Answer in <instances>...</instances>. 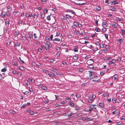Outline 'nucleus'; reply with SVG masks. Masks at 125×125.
<instances>
[{"label": "nucleus", "instance_id": "30", "mask_svg": "<svg viewBox=\"0 0 125 125\" xmlns=\"http://www.w3.org/2000/svg\"><path fill=\"white\" fill-rule=\"evenodd\" d=\"M104 36H105V37L106 38V39L107 40H108V34H104Z\"/></svg>", "mask_w": 125, "mask_h": 125}, {"label": "nucleus", "instance_id": "8", "mask_svg": "<svg viewBox=\"0 0 125 125\" xmlns=\"http://www.w3.org/2000/svg\"><path fill=\"white\" fill-rule=\"evenodd\" d=\"M28 82H30V81H31V84L33 83H34L35 82L33 78H29L28 79Z\"/></svg>", "mask_w": 125, "mask_h": 125}, {"label": "nucleus", "instance_id": "25", "mask_svg": "<svg viewBox=\"0 0 125 125\" xmlns=\"http://www.w3.org/2000/svg\"><path fill=\"white\" fill-rule=\"evenodd\" d=\"M112 59V58L111 57H107V59L105 60V59H104V60H110Z\"/></svg>", "mask_w": 125, "mask_h": 125}, {"label": "nucleus", "instance_id": "17", "mask_svg": "<svg viewBox=\"0 0 125 125\" xmlns=\"http://www.w3.org/2000/svg\"><path fill=\"white\" fill-rule=\"evenodd\" d=\"M121 30L122 32V33H121V35L123 36L125 35L124 33H125V31L123 29H122Z\"/></svg>", "mask_w": 125, "mask_h": 125}, {"label": "nucleus", "instance_id": "18", "mask_svg": "<svg viewBox=\"0 0 125 125\" xmlns=\"http://www.w3.org/2000/svg\"><path fill=\"white\" fill-rule=\"evenodd\" d=\"M7 70L6 68V67H5L4 68L1 69V71L2 72H5Z\"/></svg>", "mask_w": 125, "mask_h": 125}, {"label": "nucleus", "instance_id": "27", "mask_svg": "<svg viewBox=\"0 0 125 125\" xmlns=\"http://www.w3.org/2000/svg\"><path fill=\"white\" fill-rule=\"evenodd\" d=\"M118 112V110H115L114 111L112 112V113L113 114H117Z\"/></svg>", "mask_w": 125, "mask_h": 125}, {"label": "nucleus", "instance_id": "54", "mask_svg": "<svg viewBox=\"0 0 125 125\" xmlns=\"http://www.w3.org/2000/svg\"><path fill=\"white\" fill-rule=\"evenodd\" d=\"M70 12L73 14L75 15V12L73 10H71Z\"/></svg>", "mask_w": 125, "mask_h": 125}, {"label": "nucleus", "instance_id": "1", "mask_svg": "<svg viewBox=\"0 0 125 125\" xmlns=\"http://www.w3.org/2000/svg\"><path fill=\"white\" fill-rule=\"evenodd\" d=\"M48 75L49 76L52 78L55 77V75L53 73H52L49 71V73H48Z\"/></svg>", "mask_w": 125, "mask_h": 125}, {"label": "nucleus", "instance_id": "16", "mask_svg": "<svg viewBox=\"0 0 125 125\" xmlns=\"http://www.w3.org/2000/svg\"><path fill=\"white\" fill-rule=\"evenodd\" d=\"M112 3L114 5L118 4V2L115 0H113V1H112Z\"/></svg>", "mask_w": 125, "mask_h": 125}, {"label": "nucleus", "instance_id": "46", "mask_svg": "<svg viewBox=\"0 0 125 125\" xmlns=\"http://www.w3.org/2000/svg\"><path fill=\"white\" fill-rule=\"evenodd\" d=\"M102 25H106L107 24V22H102Z\"/></svg>", "mask_w": 125, "mask_h": 125}, {"label": "nucleus", "instance_id": "55", "mask_svg": "<svg viewBox=\"0 0 125 125\" xmlns=\"http://www.w3.org/2000/svg\"><path fill=\"white\" fill-rule=\"evenodd\" d=\"M44 14H42L41 15V16L42 18H44Z\"/></svg>", "mask_w": 125, "mask_h": 125}, {"label": "nucleus", "instance_id": "50", "mask_svg": "<svg viewBox=\"0 0 125 125\" xmlns=\"http://www.w3.org/2000/svg\"><path fill=\"white\" fill-rule=\"evenodd\" d=\"M55 96L56 97V99L57 100H58V97H59V96L58 95H55Z\"/></svg>", "mask_w": 125, "mask_h": 125}, {"label": "nucleus", "instance_id": "47", "mask_svg": "<svg viewBox=\"0 0 125 125\" xmlns=\"http://www.w3.org/2000/svg\"><path fill=\"white\" fill-rule=\"evenodd\" d=\"M65 43L64 42L62 43L61 44V45L63 47L65 46Z\"/></svg>", "mask_w": 125, "mask_h": 125}, {"label": "nucleus", "instance_id": "31", "mask_svg": "<svg viewBox=\"0 0 125 125\" xmlns=\"http://www.w3.org/2000/svg\"><path fill=\"white\" fill-rule=\"evenodd\" d=\"M74 33L76 35L77 34L79 33V32L78 30H76L74 31Z\"/></svg>", "mask_w": 125, "mask_h": 125}, {"label": "nucleus", "instance_id": "63", "mask_svg": "<svg viewBox=\"0 0 125 125\" xmlns=\"http://www.w3.org/2000/svg\"><path fill=\"white\" fill-rule=\"evenodd\" d=\"M9 112L12 114H13L14 113V112L12 110H10L9 111Z\"/></svg>", "mask_w": 125, "mask_h": 125}, {"label": "nucleus", "instance_id": "32", "mask_svg": "<svg viewBox=\"0 0 125 125\" xmlns=\"http://www.w3.org/2000/svg\"><path fill=\"white\" fill-rule=\"evenodd\" d=\"M116 20L118 21H122V20L119 17L116 18Z\"/></svg>", "mask_w": 125, "mask_h": 125}, {"label": "nucleus", "instance_id": "61", "mask_svg": "<svg viewBox=\"0 0 125 125\" xmlns=\"http://www.w3.org/2000/svg\"><path fill=\"white\" fill-rule=\"evenodd\" d=\"M19 24L21 26L22 25V21H21L20 22H19Z\"/></svg>", "mask_w": 125, "mask_h": 125}, {"label": "nucleus", "instance_id": "9", "mask_svg": "<svg viewBox=\"0 0 125 125\" xmlns=\"http://www.w3.org/2000/svg\"><path fill=\"white\" fill-rule=\"evenodd\" d=\"M124 38H122L118 39L117 40L119 42L120 44H121V43L123 42L124 40Z\"/></svg>", "mask_w": 125, "mask_h": 125}, {"label": "nucleus", "instance_id": "12", "mask_svg": "<svg viewBox=\"0 0 125 125\" xmlns=\"http://www.w3.org/2000/svg\"><path fill=\"white\" fill-rule=\"evenodd\" d=\"M9 21L8 20L7 21H6L5 22V24L6 25V27H8L9 26Z\"/></svg>", "mask_w": 125, "mask_h": 125}, {"label": "nucleus", "instance_id": "2", "mask_svg": "<svg viewBox=\"0 0 125 125\" xmlns=\"http://www.w3.org/2000/svg\"><path fill=\"white\" fill-rule=\"evenodd\" d=\"M112 26L114 28L116 29L117 27L119 26V25L117 23H114L112 24Z\"/></svg>", "mask_w": 125, "mask_h": 125}, {"label": "nucleus", "instance_id": "14", "mask_svg": "<svg viewBox=\"0 0 125 125\" xmlns=\"http://www.w3.org/2000/svg\"><path fill=\"white\" fill-rule=\"evenodd\" d=\"M41 88L42 90H47L48 88L46 86H41Z\"/></svg>", "mask_w": 125, "mask_h": 125}, {"label": "nucleus", "instance_id": "29", "mask_svg": "<svg viewBox=\"0 0 125 125\" xmlns=\"http://www.w3.org/2000/svg\"><path fill=\"white\" fill-rule=\"evenodd\" d=\"M69 105L70 106L72 107H73L74 106V104L73 103V102H71L70 103H69Z\"/></svg>", "mask_w": 125, "mask_h": 125}, {"label": "nucleus", "instance_id": "41", "mask_svg": "<svg viewBox=\"0 0 125 125\" xmlns=\"http://www.w3.org/2000/svg\"><path fill=\"white\" fill-rule=\"evenodd\" d=\"M105 48L107 49H109V45H106V46H105Z\"/></svg>", "mask_w": 125, "mask_h": 125}, {"label": "nucleus", "instance_id": "23", "mask_svg": "<svg viewBox=\"0 0 125 125\" xmlns=\"http://www.w3.org/2000/svg\"><path fill=\"white\" fill-rule=\"evenodd\" d=\"M93 120L92 118H86V120L87 121H92Z\"/></svg>", "mask_w": 125, "mask_h": 125}, {"label": "nucleus", "instance_id": "10", "mask_svg": "<svg viewBox=\"0 0 125 125\" xmlns=\"http://www.w3.org/2000/svg\"><path fill=\"white\" fill-rule=\"evenodd\" d=\"M66 114V115H64V116H68L69 117V118H70L72 116L73 114L72 113H71L70 114Z\"/></svg>", "mask_w": 125, "mask_h": 125}, {"label": "nucleus", "instance_id": "3", "mask_svg": "<svg viewBox=\"0 0 125 125\" xmlns=\"http://www.w3.org/2000/svg\"><path fill=\"white\" fill-rule=\"evenodd\" d=\"M96 106H97V105L95 104H92L90 105V107L92 108H93L94 109H95V110H94V111L95 112H97V110L96 109V107H95Z\"/></svg>", "mask_w": 125, "mask_h": 125}, {"label": "nucleus", "instance_id": "28", "mask_svg": "<svg viewBox=\"0 0 125 125\" xmlns=\"http://www.w3.org/2000/svg\"><path fill=\"white\" fill-rule=\"evenodd\" d=\"M79 23H78V22H76L74 21L73 22V24L74 26H76L77 25L78 26Z\"/></svg>", "mask_w": 125, "mask_h": 125}, {"label": "nucleus", "instance_id": "35", "mask_svg": "<svg viewBox=\"0 0 125 125\" xmlns=\"http://www.w3.org/2000/svg\"><path fill=\"white\" fill-rule=\"evenodd\" d=\"M111 61L113 64L115 63V62H116V60H115V59H112Z\"/></svg>", "mask_w": 125, "mask_h": 125}, {"label": "nucleus", "instance_id": "57", "mask_svg": "<svg viewBox=\"0 0 125 125\" xmlns=\"http://www.w3.org/2000/svg\"><path fill=\"white\" fill-rule=\"evenodd\" d=\"M108 64L109 65H110V64H113V63L112 62V61H109V62L108 63Z\"/></svg>", "mask_w": 125, "mask_h": 125}, {"label": "nucleus", "instance_id": "34", "mask_svg": "<svg viewBox=\"0 0 125 125\" xmlns=\"http://www.w3.org/2000/svg\"><path fill=\"white\" fill-rule=\"evenodd\" d=\"M75 4L78 5H85V3H75Z\"/></svg>", "mask_w": 125, "mask_h": 125}, {"label": "nucleus", "instance_id": "6", "mask_svg": "<svg viewBox=\"0 0 125 125\" xmlns=\"http://www.w3.org/2000/svg\"><path fill=\"white\" fill-rule=\"evenodd\" d=\"M110 10L112 11H117V9L111 6L110 7Z\"/></svg>", "mask_w": 125, "mask_h": 125}, {"label": "nucleus", "instance_id": "53", "mask_svg": "<svg viewBox=\"0 0 125 125\" xmlns=\"http://www.w3.org/2000/svg\"><path fill=\"white\" fill-rule=\"evenodd\" d=\"M25 16L26 17H29L30 16V15H29V14H28V13H26L25 14Z\"/></svg>", "mask_w": 125, "mask_h": 125}, {"label": "nucleus", "instance_id": "37", "mask_svg": "<svg viewBox=\"0 0 125 125\" xmlns=\"http://www.w3.org/2000/svg\"><path fill=\"white\" fill-rule=\"evenodd\" d=\"M6 15L8 16H9L10 15V13L8 11L6 12Z\"/></svg>", "mask_w": 125, "mask_h": 125}, {"label": "nucleus", "instance_id": "19", "mask_svg": "<svg viewBox=\"0 0 125 125\" xmlns=\"http://www.w3.org/2000/svg\"><path fill=\"white\" fill-rule=\"evenodd\" d=\"M60 53H61V52H59V51H58V52H57L56 54V55L57 56V57H59L60 56Z\"/></svg>", "mask_w": 125, "mask_h": 125}, {"label": "nucleus", "instance_id": "44", "mask_svg": "<svg viewBox=\"0 0 125 125\" xmlns=\"http://www.w3.org/2000/svg\"><path fill=\"white\" fill-rule=\"evenodd\" d=\"M74 59H78V57L76 55H75L74 57Z\"/></svg>", "mask_w": 125, "mask_h": 125}, {"label": "nucleus", "instance_id": "11", "mask_svg": "<svg viewBox=\"0 0 125 125\" xmlns=\"http://www.w3.org/2000/svg\"><path fill=\"white\" fill-rule=\"evenodd\" d=\"M89 73L88 74L90 77H91L92 76L93 74V72L92 71H89L88 72Z\"/></svg>", "mask_w": 125, "mask_h": 125}, {"label": "nucleus", "instance_id": "21", "mask_svg": "<svg viewBox=\"0 0 125 125\" xmlns=\"http://www.w3.org/2000/svg\"><path fill=\"white\" fill-rule=\"evenodd\" d=\"M53 41H57L59 42V41H60V39H59V38H56L53 39Z\"/></svg>", "mask_w": 125, "mask_h": 125}, {"label": "nucleus", "instance_id": "49", "mask_svg": "<svg viewBox=\"0 0 125 125\" xmlns=\"http://www.w3.org/2000/svg\"><path fill=\"white\" fill-rule=\"evenodd\" d=\"M57 70L54 68H52V70L51 71H52L55 72Z\"/></svg>", "mask_w": 125, "mask_h": 125}, {"label": "nucleus", "instance_id": "51", "mask_svg": "<svg viewBox=\"0 0 125 125\" xmlns=\"http://www.w3.org/2000/svg\"><path fill=\"white\" fill-rule=\"evenodd\" d=\"M26 105V104H23L21 107V108H24L25 107Z\"/></svg>", "mask_w": 125, "mask_h": 125}, {"label": "nucleus", "instance_id": "5", "mask_svg": "<svg viewBox=\"0 0 125 125\" xmlns=\"http://www.w3.org/2000/svg\"><path fill=\"white\" fill-rule=\"evenodd\" d=\"M97 106L98 107L99 106H100L101 108H103L104 106V103H99V105L98 104H97Z\"/></svg>", "mask_w": 125, "mask_h": 125}, {"label": "nucleus", "instance_id": "42", "mask_svg": "<svg viewBox=\"0 0 125 125\" xmlns=\"http://www.w3.org/2000/svg\"><path fill=\"white\" fill-rule=\"evenodd\" d=\"M95 44L97 45H99L100 43L98 41H97L95 42Z\"/></svg>", "mask_w": 125, "mask_h": 125}, {"label": "nucleus", "instance_id": "56", "mask_svg": "<svg viewBox=\"0 0 125 125\" xmlns=\"http://www.w3.org/2000/svg\"><path fill=\"white\" fill-rule=\"evenodd\" d=\"M53 37V35L51 34V36L50 37V38L51 39V40L52 41V38Z\"/></svg>", "mask_w": 125, "mask_h": 125}, {"label": "nucleus", "instance_id": "45", "mask_svg": "<svg viewBox=\"0 0 125 125\" xmlns=\"http://www.w3.org/2000/svg\"><path fill=\"white\" fill-rule=\"evenodd\" d=\"M26 40L28 41H30L31 40V39L29 37H27Z\"/></svg>", "mask_w": 125, "mask_h": 125}, {"label": "nucleus", "instance_id": "15", "mask_svg": "<svg viewBox=\"0 0 125 125\" xmlns=\"http://www.w3.org/2000/svg\"><path fill=\"white\" fill-rule=\"evenodd\" d=\"M90 61H92V62H91V64H93V63L94 62V61L91 59H90L89 60H88L87 61V63H89V62H90Z\"/></svg>", "mask_w": 125, "mask_h": 125}, {"label": "nucleus", "instance_id": "40", "mask_svg": "<svg viewBox=\"0 0 125 125\" xmlns=\"http://www.w3.org/2000/svg\"><path fill=\"white\" fill-rule=\"evenodd\" d=\"M33 36L35 39H36L37 38V36L36 35V34L34 33L33 34Z\"/></svg>", "mask_w": 125, "mask_h": 125}, {"label": "nucleus", "instance_id": "20", "mask_svg": "<svg viewBox=\"0 0 125 125\" xmlns=\"http://www.w3.org/2000/svg\"><path fill=\"white\" fill-rule=\"evenodd\" d=\"M113 78H114V79L115 80H116V79L117 80V79L118 78V76L117 75H114L113 76Z\"/></svg>", "mask_w": 125, "mask_h": 125}, {"label": "nucleus", "instance_id": "64", "mask_svg": "<svg viewBox=\"0 0 125 125\" xmlns=\"http://www.w3.org/2000/svg\"><path fill=\"white\" fill-rule=\"evenodd\" d=\"M71 10H70L68 9V10H66V11L65 12H71Z\"/></svg>", "mask_w": 125, "mask_h": 125}, {"label": "nucleus", "instance_id": "38", "mask_svg": "<svg viewBox=\"0 0 125 125\" xmlns=\"http://www.w3.org/2000/svg\"><path fill=\"white\" fill-rule=\"evenodd\" d=\"M104 96V97H106L108 96L109 95V94L108 93H107L105 94H103Z\"/></svg>", "mask_w": 125, "mask_h": 125}, {"label": "nucleus", "instance_id": "59", "mask_svg": "<svg viewBox=\"0 0 125 125\" xmlns=\"http://www.w3.org/2000/svg\"><path fill=\"white\" fill-rule=\"evenodd\" d=\"M107 51V49H106L105 48L102 50V51L104 52L106 51Z\"/></svg>", "mask_w": 125, "mask_h": 125}, {"label": "nucleus", "instance_id": "52", "mask_svg": "<svg viewBox=\"0 0 125 125\" xmlns=\"http://www.w3.org/2000/svg\"><path fill=\"white\" fill-rule=\"evenodd\" d=\"M94 101V100L93 99H90L88 100V102H92L93 101Z\"/></svg>", "mask_w": 125, "mask_h": 125}, {"label": "nucleus", "instance_id": "26", "mask_svg": "<svg viewBox=\"0 0 125 125\" xmlns=\"http://www.w3.org/2000/svg\"><path fill=\"white\" fill-rule=\"evenodd\" d=\"M95 31L97 32H99L100 31V29L98 27L96 28L95 29Z\"/></svg>", "mask_w": 125, "mask_h": 125}, {"label": "nucleus", "instance_id": "22", "mask_svg": "<svg viewBox=\"0 0 125 125\" xmlns=\"http://www.w3.org/2000/svg\"><path fill=\"white\" fill-rule=\"evenodd\" d=\"M19 34V31H15L14 33V34L15 35L17 36Z\"/></svg>", "mask_w": 125, "mask_h": 125}, {"label": "nucleus", "instance_id": "43", "mask_svg": "<svg viewBox=\"0 0 125 125\" xmlns=\"http://www.w3.org/2000/svg\"><path fill=\"white\" fill-rule=\"evenodd\" d=\"M104 72L103 71L101 72L100 73V74L102 76H103L104 74Z\"/></svg>", "mask_w": 125, "mask_h": 125}, {"label": "nucleus", "instance_id": "60", "mask_svg": "<svg viewBox=\"0 0 125 125\" xmlns=\"http://www.w3.org/2000/svg\"><path fill=\"white\" fill-rule=\"evenodd\" d=\"M121 58L118 57V58L117 59V61H120L121 60Z\"/></svg>", "mask_w": 125, "mask_h": 125}, {"label": "nucleus", "instance_id": "58", "mask_svg": "<svg viewBox=\"0 0 125 125\" xmlns=\"http://www.w3.org/2000/svg\"><path fill=\"white\" fill-rule=\"evenodd\" d=\"M19 59L20 60V62H22L23 63H24V62L21 59V58L20 57H19Z\"/></svg>", "mask_w": 125, "mask_h": 125}, {"label": "nucleus", "instance_id": "48", "mask_svg": "<svg viewBox=\"0 0 125 125\" xmlns=\"http://www.w3.org/2000/svg\"><path fill=\"white\" fill-rule=\"evenodd\" d=\"M76 97L77 98H80V97L81 95L79 94H77V95H76Z\"/></svg>", "mask_w": 125, "mask_h": 125}, {"label": "nucleus", "instance_id": "33", "mask_svg": "<svg viewBox=\"0 0 125 125\" xmlns=\"http://www.w3.org/2000/svg\"><path fill=\"white\" fill-rule=\"evenodd\" d=\"M47 19L48 21H50L51 20L50 15H49L47 17Z\"/></svg>", "mask_w": 125, "mask_h": 125}, {"label": "nucleus", "instance_id": "62", "mask_svg": "<svg viewBox=\"0 0 125 125\" xmlns=\"http://www.w3.org/2000/svg\"><path fill=\"white\" fill-rule=\"evenodd\" d=\"M102 30L103 32H105L106 31V28H103Z\"/></svg>", "mask_w": 125, "mask_h": 125}, {"label": "nucleus", "instance_id": "39", "mask_svg": "<svg viewBox=\"0 0 125 125\" xmlns=\"http://www.w3.org/2000/svg\"><path fill=\"white\" fill-rule=\"evenodd\" d=\"M56 49L57 50H58V51H59V52H60L61 51V48L59 47H58L56 48Z\"/></svg>", "mask_w": 125, "mask_h": 125}, {"label": "nucleus", "instance_id": "7", "mask_svg": "<svg viewBox=\"0 0 125 125\" xmlns=\"http://www.w3.org/2000/svg\"><path fill=\"white\" fill-rule=\"evenodd\" d=\"M50 42L48 41H47L45 43V44L48 46V48H50L52 47V45H50Z\"/></svg>", "mask_w": 125, "mask_h": 125}, {"label": "nucleus", "instance_id": "24", "mask_svg": "<svg viewBox=\"0 0 125 125\" xmlns=\"http://www.w3.org/2000/svg\"><path fill=\"white\" fill-rule=\"evenodd\" d=\"M43 72L44 73H47L48 74V73H49V71H47L46 70L44 69L43 70Z\"/></svg>", "mask_w": 125, "mask_h": 125}, {"label": "nucleus", "instance_id": "4", "mask_svg": "<svg viewBox=\"0 0 125 125\" xmlns=\"http://www.w3.org/2000/svg\"><path fill=\"white\" fill-rule=\"evenodd\" d=\"M78 47L77 46H74L73 48V50L75 52L78 51Z\"/></svg>", "mask_w": 125, "mask_h": 125}, {"label": "nucleus", "instance_id": "36", "mask_svg": "<svg viewBox=\"0 0 125 125\" xmlns=\"http://www.w3.org/2000/svg\"><path fill=\"white\" fill-rule=\"evenodd\" d=\"M66 16V18L68 19H70L71 18V16L68 14H66L65 15Z\"/></svg>", "mask_w": 125, "mask_h": 125}, {"label": "nucleus", "instance_id": "13", "mask_svg": "<svg viewBox=\"0 0 125 125\" xmlns=\"http://www.w3.org/2000/svg\"><path fill=\"white\" fill-rule=\"evenodd\" d=\"M28 79L27 80V83H26V84H27V85H31V86L32 85L31 84V82L30 81V82H28Z\"/></svg>", "mask_w": 125, "mask_h": 125}]
</instances>
